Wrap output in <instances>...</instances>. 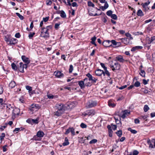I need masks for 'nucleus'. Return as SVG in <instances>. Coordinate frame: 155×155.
<instances>
[{
	"label": "nucleus",
	"instance_id": "nucleus-1",
	"mask_svg": "<svg viewBox=\"0 0 155 155\" xmlns=\"http://www.w3.org/2000/svg\"><path fill=\"white\" fill-rule=\"evenodd\" d=\"M52 28V26L51 25L47 26L46 28H42L40 36L43 37L45 38H48L49 37V35L48 31L50 29H51Z\"/></svg>",
	"mask_w": 155,
	"mask_h": 155
},
{
	"label": "nucleus",
	"instance_id": "nucleus-2",
	"mask_svg": "<svg viewBox=\"0 0 155 155\" xmlns=\"http://www.w3.org/2000/svg\"><path fill=\"white\" fill-rule=\"evenodd\" d=\"M97 104L96 101L89 100L87 102L86 107L87 108H90L96 106Z\"/></svg>",
	"mask_w": 155,
	"mask_h": 155
},
{
	"label": "nucleus",
	"instance_id": "nucleus-3",
	"mask_svg": "<svg viewBox=\"0 0 155 155\" xmlns=\"http://www.w3.org/2000/svg\"><path fill=\"white\" fill-rule=\"evenodd\" d=\"M95 113V111L94 109H90L87 110L83 115L84 117L86 116L87 115L88 116H93Z\"/></svg>",
	"mask_w": 155,
	"mask_h": 155
},
{
	"label": "nucleus",
	"instance_id": "nucleus-4",
	"mask_svg": "<svg viewBox=\"0 0 155 155\" xmlns=\"http://www.w3.org/2000/svg\"><path fill=\"white\" fill-rule=\"evenodd\" d=\"M39 108V106L38 104H34L31 105L29 109L30 110L33 111H37Z\"/></svg>",
	"mask_w": 155,
	"mask_h": 155
},
{
	"label": "nucleus",
	"instance_id": "nucleus-5",
	"mask_svg": "<svg viewBox=\"0 0 155 155\" xmlns=\"http://www.w3.org/2000/svg\"><path fill=\"white\" fill-rule=\"evenodd\" d=\"M110 68L113 71L115 70H119L120 68V65L117 62H115L114 63V65H111Z\"/></svg>",
	"mask_w": 155,
	"mask_h": 155
},
{
	"label": "nucleus",
	"instance_id": "nucleus-6",
	"mask_svg": "<svg viewBox=\"0 0 155 155\" xmlns=\"http://www.w3.org/2000/svg\"><path fill=\"white\" fill-rule=\"evenodd\" d=\"M86 76L89 79L88 80L89 81H91L93 83L96 82L97 79L93 77L90 74L88 73L86 75Z\"/></svg>",
	"mask_w": 155,
	"mask_h": 155
},
{
	"label": "nucleus",
	"instance_id": "nucleus-7",
	"mask_svg": "<svg viewBox=\"0 0 155 155\" xmlns=\"http://www.w3.org/2000/svg\"><path fill=\"white\" fill-rule=\"evenodd\" d=\"M103 45L105 47H108L112 46V44L111 41L109 40H107L104 41L102 43Z\"/></svg>",
	"mask_w": 155,
	"mask_h": 155
},
{
	"label": "nucleus",
	"instance_id": "nucleus-8",
	"mask_svg": "<svg viewBox=\"0 0 155 155\" xmlns=\"http://www.w3.org/2000/svg\"><path fill=\"white\" fill-rule=\"evenodd\" d=\"M20 112V110L19 108H15V109L13 108L12 111V116H15L16 115H18Z\"/></svg>",
	"mask_w": 155,
	"mask_h": 155
},
{
	"label": "nucleus",
	"instance_id": "nucleus-9",
	"mask_svg": "<svg viewBox=\"0 0 155 155\" xmlns=\"http://www.w3.org/2000/svg\"><path fill=\"white\" fill-rule=\"evenodd\" d=\"M56 107L59 111L64 110L65 109V107L62 104H57Z\"/></svg>",
	"mask_w": 155,
	"mask_h": 155
},
{
	"label": "nucleus",
	"instance_id": "nucleus-10",
	"mask_svg": "<svg viewBox=\"0 0 155 155\" xmlns=\"http://www.w3.org/2000/svg\"><path fill=\"white\" fill-rule=\"evenodd\" d=\"M23 61L25 63L29 64L30 62V60L25 55H22L21 57Z\"/></svg>",
	"mask_w": 155,
	"mask_h": 155
},
{
	"label": "nucleus",
	"instance_id": "nucleus-11",
	"mask_svg": "<svg viewBox=\"0 0 155 155\" xmlns=\"http://www.w3.org/2000/svg\"><path fill=\"white\" fill-rule=\"evenodd\" d=\"M18 40L15 38H11L8 44V45H15L18 43Z\"/></svg>",
	"mask_w": 155,
	"mask_h": 155
},
{
	"label": "nucleus",
	"instance_id": "nucleus-12",
	"mask_svg": "<svg viewBox=\"0 0 155 155\" xmlns=\"http://www.w3.org/2000/svg\"><path fill=\"white\" fill-rule=\"evenodd\" d=\"M54 74L57 77L59 78L63 77L64 76V75L63 73H61V72L58 71H55L54 72Z\"/></svg>",
	"mask_w": 155,
	"mask_h": 155
},
{
	"label": "nucleus",
	"instance_id": "nucleus-13",
	"mask_svg": "<svg viewBox=\"0 0 155 155\" xmlns=\"http://www.w3.org/2000/svg\"><path fill=\"white\" fill-rule=\"evenodd\" d=\"M121 40V42L125 45H128L130 43V40L127 38H122L119 39Z\"/></svg>",
	"mask_w": 155,
	"mask_h": 155
},
{
	"label": "nucleus",
	"instance_id": "nucleus-14",
	"mask_svg": "<svg viewBox=\"0 0 155 155\" xmlns=\"http://www.w3.org/2000/svg\"><path fill=\"white\" fill-rule=\"evenodd\" d=\"M104 73V71L100 69H98L95 71V74L97 76H101Z\"/></svg>",
	"mask_w": 155,
	"mask_h": 155
},
{
	"label": "nucleus",
	"instance_id": "nucleus-15",
	"mask_svg": "<svg viewBox=\"0 0 155 155\" xmlns=\"http://www.w3.org/2000/svg\"><path fill=\"white\" fill-rule=\"evenodd\" d=\"M116 58L117 60L121 63H123L125 61V60L123 58V57L120 55L117 56Z\"/></svg>",
	"mask_w": 155,
	"mask_h": 155
},
{
	"label": "nucleus",
	"instance_id": "nucleus-16",
	"mask_svg": "<svg viewBox=\"0 0 155 155\" xmlns=\"http://www.w3.org/2000/svg\"><path fill=\"white\" fill-rule=\"evenodd\" d=\"M150 44H151V43L150 38L148 37H147L146 39V44H145V46L148 48V49H149L150 45L148 46V45H150Z\"/></svg>",
	"mask_w": 155,
	"mask_h": 155
},
{
	"label": "nucleus",
	"instance_id": "nucleus-17",
	"mask_svg": "<svg viewBox=\"0 0 155 155\" xmlns=\"http://www.w3.org/2000/svg\"><path fill=\"white\" fill-rule=\"evenodd\" d=\"M143 47L141 46H137L133 47L131 50L132 51H134L136 50L141 49L143 48Z\"/></svg>",
	"mask_w": 155,
	"mask_h": 155
},
{
	"label": "nucleus",
	"instance_id": "nucleus-18",
	"mask_svg": "<svg viewBox=\"0 0 155 155\" xmlns=\"http://www.w3.org/2000/svg\"><path fill=\"white\" fill-rule=\"evenodd\" d=\"M4 105H5L4 106V107H5V105H6L7 109L8 110V112L9 113L10 112V111H12V110H13L14 108L11 106V104L6 105V104H4Z\"/></svg>",
	"mask_w": 155,
	"mask_h": 155
},
{
	"label": "nucleus",
	"instance_id": "nucleus-19",
	"mask_svg": "<svg viewBox=\"0 0 155 155\" xmlns=\"http://www.w3.org/2000/svg\"><path fill=\"white\" fill-rule=\"evenodd\" d=\"M83 81L85 86H91V84L87 78H84Z\"/></svg>",
	"mask_w": 155,
	"mask_h": 155
},
{
	"label": "nucleus",
	"instance_id": "nucleus-20",
	"mask_svg": "<svg viewBox=\"0 0 155 155\" xmlns=\"http://www.w3.org/2000/svg\"><path fill=\"white\" fill-rule=\"evenodd\" d=\"M78 85L80 87L81 89H83L85 87V84L84 81H78Z\"/></svg>",
	"mask_w": 155,
	"mask_h": 155
},
{
	"label": "nucleus",
	"instance_id": "nucleus-21",
	"mask_svg": "<svg viewBox=\"0 0 155 155\" xmlns=\"http://www.w3.org/2000/svg\"><path fill=\"white\" fill-rule=\"evenodd\" d=\"M130 113V112H128V110H125L124 111L123 114L121 116V117L123 119H124L126 117V115H127V114H129Z\"/></svg>",
	"mask_w": 155,
	"mask_h": 155
},
{
	"label": "nucleus",
	"instance_id": "nucleus-22",
	"mask_svg": "<svg viewBox=\"0 0 155 155\" xmlns=\"http://www.w3.org/2000/svg\"><path fill=\"white\" fill-rule=\"evenodd\" d=\"M36 135L39 137H42L44 136V133L43 131H39L37 132Z\"/></svg>",
	"mask_w": 155,
	"mask_h": 155
},
{
	"label": "nucleus",
	"instance_id": "nucleus-23",
	"mask_svg": "<svg viewBox=\"0 0 155 155\" xmlns=\"http://www.w3.org/2000/svg\"><path fill=\"white\" fill-rule=\"evenodd\" d=\"M104 3H105L104 6H102L101 7V9L103 11H104L105 9L107 8L109 6L107 2H105Z\"/></svg>",
	"mask_w": 155,
	"mask_h": 155
},
{
	"label": "nucleus",
	"instance_id": "nucleus-24",
	"mask_svg": "<svg viewBox=\"0 0 155 155\" xmlns=\"http://www.w3.org/2000/svg\"><path fill=\"white\" fill-rule=\"evenodd\" d=\"M69 144V143L68 141V140L67 137H65L64 139V141L62 145L64 146H65L68 145Z\"/></svg>",
	"mask_w": 155,
	"mask_h": 155
},
{
	"label": "nucleus",
	"instance_id": "nucleus-25",
	"mask_svg": "<svg viewBox=\"0 0 155 155\" xmlns=\"http://www.w3.org/2000/svg\"><path fill=\"white\" fill-rule=\"evenodd\" d=\"M15 85V82L14 81H12L9 84V87L11 88H13Z\"/></svg>",
	"mask_w": 155,
	"mask_h": 155
},
{
	"label": "nucleus",
	"instance_id": "nucleus-26",
	"mask_svg": "<svg viewBox=\"0 0 155 155\" xmlns=\"http://www.w3.org/2000/svg\"><path fill=\"white\" fill-rule=\"evenodd\" d=\"M20 67L18 68L19 71L23 73L24 72V68L22 65V63H20Z\"/></svg>",
	"mask_w": 155,
	"mask_h": 155
},
{
	"label": "nucleus",
	"instance_id": "nucleus-27",
	"mask_svg": "<svg viewBox=\"0 0 155 155\" xmlns=\"http://www.w3.org/2000/svg\"><path fill=\"white\" fill-rule=\"evenodd\" d=\"M137 15L139 16L142 17L143 16L144 14L141 9L138 10L137 13Z\"/></svg>",
	"mask_w": 155,
	"mask_h": 155
},
{
	"label": "nucleus",
	"instance_id": "nucleus-28",
	"mask_svg": "<svg viewBox=\"0 0 155 155\" xmlns=\"http://www.w3.org/2000/svg\"><path fill=\"white\" fill-rule=\"evenodd\" d=\"M60 16L62 18H66V15L64 11L62 10L60 11Z\"/></svg>",
	"mask_w": 155,
	"mask_h": 155
},
{
	"label": "nucleus",
	"instance_id": "nucleus-29",
	"mask_svg": "<svg viewBox=\"0 0 155 155\" xmlns=\"http://www.w3.org/2000/svg\"><path fill=\"white\" fill-rule=\"evenodd\" d=\"M12 67L14 71H16L18 69V67L14 63H13L11 64Z\"/></svg>",
	"mask_w": 155,
	"mask_h": 155
},
{
	"label": "nucleus",
	"instance_id": "nucleus-30",
	"mask_svg": "<svg viewBox=\"0 0 155 155\" xmlns=\"http://www.w3.org/2000/svg\"><path fill=\"white\" fill-rule=\"evenodd\" d=\"M104 73H103V75L104 76H105L106 74L108 77H110V73L107 70V69L104 70Z\"/></svg>",
	"mask_w": 155,
	"mask_h": 155
},
{
	"label": "nucleus",
	"instance_id": "nucleus-31",
	"mask_svg": "<svg viewBox=\"0 0 155 155\" xmlns=\"http://www.w3.org/2000/svg\"><path fill=\"white\" fill-rule=\"evenodd\" d=\"M140 75L142 77H144L146 73L145 71L142 69H140Z\"/></svg>",
	"mask_w": 155,
	"mask_h": 155
},
{
	"label": "nucleus",
	"instance_id": "nucleus-32",
	"mask_svg": "<svg viewBox=\"0 0 155 155\" xmlns=\"http://www.w3.org/2000/svg\"><path fill=\"white\" fill-rule=\"evenodd\" d=\"M127 130H128L130 131L133 134H136L137 132V131L136 130L132 129L130 127L128 128Z\"/></svg>",
	"mask_w": 155,
	"mask_h": 155
},
{
	"label": "nucleus",
	"instance_id": "nucleus-33",
	"mask_svg": "<svg viewBox=\"0 0 155 155\" xmlns=\"http://www.w3.org/2000/svg\"><path fill=\"white\" fill-rule=\"evenodd\" d=\"M150 39L151 43H155V36H152Z\"/></svg>",
	"mask_w": 155,
	"mask_h": 155
},
{
	"label": "nucleus",
	"instance_id": "nucleus-34",
	"mask_svg": "<svg viewBox=\"0 0 155 155\" xmlns=\"http://www.w3.org/2000/svg\"><path fill=\"white\" fill-rule=\"evenodd\" d=\"M134 85V86L136 87H139L140 86V83L139 81H137Z\"/></svg>",
	"mask_w": 155,
	"mask_h": 155
},
{
	"label": "nucleus",
	"instance_id": "nucleus-35",
	"mask_svg": "<svg viewBox=\"0 0 155 155\" xmlns=\"http://www.w3.org/2000/svg\"><path fill=\"white\" fill-rule=\"evenodd\" d=\"M125 35L127 37L129 38L130 40H132L133 39V37H132L131 35L129 33H127L125 34Z\"/></svg>",
	"mask_w": 155,
	"mask_h": 155
},
{
	"label": "nucleus",
	"instance_id": "nucleus-36",
	"mask_svg": "<svg viewBox=\"0 0 155 155\" xmlns=\"http://www.w3.org/2000/svg\"><path fill=\"white\" fill-rule=\"evenodd\" d=\"M150 2L148 1L144 3H142L141 5H142L143 7V8H145L146 6L149 5L150 4Z\"/></svg>",
	"mask_w": 155,
	"mask_h": 155
},
{
	"label": "nucleus",
	"instance_id": "nucleus-37",
	"mask_svg": "<svg viewBox=\"0 0 155 155\" xmlns=\"http://www.w3.org/2000/svg\"><path fill=\"white\" fill-rule=\"evenodd\" d=\"M11 38L8 36H5V40L6 42L8 44Z\"/></svg>",
	"mask_w": 155,
	"mask_h": 155
},
{
	"label": "nucleus",
	"instance_id": "nucleus-38",
	"mask_svg": "<svg viewBox=\"0 0 155 155\" xmlns=\"http://www.w3.org/2000/svg\"><path fill=\"white\" fill-rule=\"evenodd\" d=\"M88 5L89 7H94V5L93 3L91 1H89L87 2Z\"/></svg>",
	"mask_w": 155,
	"mask_h": 155
},
{
	"label": "nucleus",
	"instance_id": "nucleus-39",
	"mask_svg": "<svg viewBox=\"0 0 155 155\" xmlns=\"http://www.w3.org/2000/svg\"><path fill=\"white\" fill-rule=\"evenodd\" d=\"M39 119L38 118H36V119H32L31 121L32 123H34L35 124H38V123Z\"/></svg>",
	"mask_w": 155,
	"mask_h": 155
},
{
	"label": "nucleus",
	"instance_id": "nucleus-40",
	"mask_svg": "<svg viewBox=\"0 0 155 155\" xmlns=\"http://www.w3.org/2000/svg\"><path fill=\"white\" fill-rule=\"evenodd\" d=\"M116 134L118 137H120L122 135V130H118L116 132Z\"/></svg>",
	"mask_w": 155,
	"mask_h": 155
},
{
	"label": "nucleus",
	"instance_id": "nucleus-41",
	"mask_svg": "<svg viewBox=\"0 0 155 155\" xmlns=\"http://www.w3.org/2000/svg\"><path fill=\"white\" fill-rule=\"evenodd\" d=\"M16 14L18 17L20 19L22 20L24 19V18L23 16L21 15L19 13L16 12Z\"/></svg>",
	"mask_w": 155,
	"mask_h": 155
},
{
	"label": "nucleus",
	"instance_id": "nucleus-42",
	"mask_svg": "<svg viewBox=\"0 0 155 155\" xmlns=\"http://www.w3.org/2000/svg\"><path fill=\"white\" fill-rule=\"evenodd\" d=\"M147 143L149 145L150 147L152 148H153V145L152 144L150 141V139L147 140Z\"/></svg>",
	"mask_w": 155,
	"mask_h": 155
},
{
	"label": "nucleus",
	"instance_id": "nucleus-43",
	"mask_svg": "<svg viewBox=\"0 0 155 155\" xmlns=\"http://www.w3.org/2000/svg\"><path fill=\"white\" fill-rule=\"evenodd\" d=\"M113 12L111 10H109L106 12V14L108 16H111L112 15Z\"/></svg>",
	"mask_w": 155,
	"mask_h": 155
},
{
	"label": "nucleus",
	"instance_id": "nucleus-44",
	"mask_svg": "<svg viewBox=\"0 0 155 155\" xmlns=\"http://www.w3.org/2000/svg\"><path fill=\"white\" fill-rule=\"evenodd\" d=\"M149 109V108L147 105H145L144 106L143 109L145 112L147 111Z\"/></svg>",
	"mask_w": 155,
	"mask_h": 155
},
{
	"label": "nucleus",
	"instance_id": "nucleus-45",
	"mask_svg": "<svg viewBox=\"0 0 155 155\" xmlns=\"http://www.w3.org/2000/svg\"><path fill=\"white\" fill-rule=\"evenodd\" d=\"M71 134L73 136H74L75 135V133L74 131V130L73 127H71Z\"/></svg>",
	"mask_w": 155,
	"mask_h": 155
},
{
	"label": "nucleus",
	"instance_id": "nucleus-46",
	"mask_svg": "<svg viewBox=\"0 0 155 155\" xmlns=\"http://www.w3.org/2000/svg\"><path fill=\"white\" fill-rule=\"evenodd\" d=\"M62 113L60 111H57L54 114L55 115L57 116H59L61 115V114Z\"/></svg>",
	"mask_w": 155,
	"mask_h": 155
},
{
	"label": "nucleus",
	"instance_id": "nucleus-47",
	"mask_svg": "<svg viewBox=\"0 0 155 155\" xmlns=\"http://www.w3.org/2000/svg\"><path fill=\"white\" fill-rule=\"evenodd\" d=\"M110 17L112 19H113L114 20H117V15L114 14H112L111 15Z\"/></svg>",
	"mask_w": 155,
	"mask_h": 155
},
{
	"label": "nucleus",
	"instance_id": "nucleus-48",
	"mask_svg": "<svg viewBox=\"0 0 155 155\" xmlns=\"http://www.w3.org/2000/svg\"><path fill=\"white\" fill-rule=\"evenodd\" d=\"M147 115H141L139 117V118L140 119H143L144 120L146 118H147Z\"/></svg>",
	"mask_w": 155,
	"mask_h": 155
},
{
	"label": "nucleus",
	"instance_id": "nucleus-49",
	"mask_svg": "<svg viewBox=\"0 0 155 155\" xmlns=\"http://www.w3.org/2000/svg\"><path fill=\"white\" fill-rule=\"evenodd\" d=\"M52 3V2L51 0H47L46 1V5H51Z\"/></svg>",
	"mask_w": 155,
	"mask_h": 155
},
{
	"label": "nucleus",
	"instance_id": "nucleus-50",
	"mask_svg": "<svg viewBox=\"0 0 155 155\" xmlns=\"http://www.w3.org/2000/svg\"><path fill=\"white\" fill-rule=\"evenodd\" d=\"M73 70V67L72 65H70L69 66V73H71Z\"/></svg>",
	"mask_w": 155,
	"mask_h": 155
},
{
	"label": "nucleus",
	"instance_id": "nucleus-51",
	"mask_svg": "<svg viewBox=\"0 0 155 155\" xmlns=\"http://www.w3.org/2000/svg\"><path fill=\"white\" fill-rule=\"evenodd\" d=\"M97 142V140L96 139H94L91 140L90 142V144H93L96 143Z\"/></svg>",
	"mask_w": 155,
	"mask_h": 155
},
{
	"label": "nucleus",
	"instance_id": "nucleus-52",
	"mask_svg": "<svg viewBox=\"0 0 155 155\" xmlns=\"http://www.w3.org/2000/svg\"><path fill=\"white\" fill-rule=\"evenodd\" d=\"M111 43L112 44V45L113 44L114 45H117V42H116L115 40H112L110 41Z\"/></svg>",
	"mask_w": 155,
	"mask_h": 155
},
{
	"label": "nucleus",
	"instance_id": "nucleus-53",
	"mask_svg": "<svg viewBox=\"0 0 155 155\" xmlns=\"http://www.w3.org/2000/svg\"><path fill=\"white\" fill-rule=\"evenodd\" d=\"M139 153V152L137 150H134L132 153H131L132 155H137Z\"/></svg>",
	"mask_w": 155,
	"mask_h": 155
},
{
	"label": "nucleus",
	"instance_id": "nucleus-54",
	"mask_svg": "<svg viewBox=\"0 0 155 155\" xmlns=\"http://www.w3.org/2000/svg\"><path fill=\"white\" fill-rule=\"evenodd\" d=\"M47 96L48 97V98L49 99H52L54 97V96L53 95L49 94H47Z\"/></svg>",
	"mask_w": 155,
	"mask_h": 155
},
{
	"label": "nucleus",
	"instance_id": "nucleus-55",
	"mask_svg": "<svg viewBox=\"0 0 155 155\" xmlns=\"http://www.w3.org/2000/svg\"><path fill=\"white\" fill-rule=\"evenodd\" d=\"M80 126L83 128H86L87 127V125L83 123H82L81 124Z\"/></svg>",
	"mask_w": 155,
	"mask_h": 155
},
{
	"label": "nucleus",
	"instance_id": "nucleus-56",
	"mask_svg": "<svg viewBox=\"0 0 155 155\" xmlns=\"http://www.w3.org/2000/svg\"><path fill=\"white\" fill-rule=\"evenodd\" d=\"M111 126H112V129L114 130H115L117 128V126L116 125H113L112 124H111Z\"/></svg>",
	"mask_w": 155,
	"mask_h": 155
},
{
	"label": "nucleus",
	"instance_id": "nucleus-57",
	"mask_svg": "<svg viewBox=\"0 0 155 155\" xmlns=\"http://www.w3.org/2000/svg\"><path fill=\"white\" fill-rule=\"evenodd\" d=\"M26 88L27 90L29 91H31L32 90V87L29 86H27L26 87Z\"/></svg>",
	"mask_w": 155,
	"mask_h": 155
},
{
	"label": "nucleus",
	"instance_id": "nucleus-58",
	"mask_svg": "<svg viewBox=\"0 0 155 155\" xmlns=\"http://www.w3.org/2000/svg\"><path fill=\"white\" fill-rule=\"evenodd\" d=\"M108 105L110 107H113L115 106L116 105L114 103H112L110 102H109Z\"/></svg>",
	"mask_w": 155,
	"mask_h": 155
},
{
	"label": "nucleus",
	"instance_id": "nucleus-59",
	"mask_svg": "<svg viewBox=\"0 0 155 155\" xmlns=\"http://www.w3.org/2000/svg\"><path fill=\"white\" fill-rule=\"evenodd\" d=\"M5 133H2V134L1 136L0 137L1 141L4 139V138L5 137Z\"/></svg>",
	"mask_w": 155,
	"mask_h": 155
},
{
	"label": "nucleus",
	"instance_id": "nucleus-60",
	"mask_svg": "<svg viewBox=\"0 0 155 155\" xmlns=\"http://www.w3.org/2000/svg\"><path fill=\"white\" fill-rule=\"evenodd\" d=\"M100 64L101 67L103 68L104 70L107 69V68L105 66L104 63H101Z\"/></svg>",
	"mask_w": 155,
	"mask_h": 155
},
{
	"label": "nucleus",
	"instance_id": "nucleus-61",
	"mask_svg": "<svg viewBox=\"0 0 155 155\" xmlns=\"http://www.w3.org/2000/svg\"><path fill=\"white\" fill-rule=\"evenodd\" d=\"M35 33L34 32H33V33H30L28 35L29 38H31L33 36L35 35Z\"/></svg>",
	"mask_w": 155,
	"mask_h": 155
},
{
	"label": "nucleus",
	"instance_id": "nucleus-62",
	"mask_svg": "<svg viewBox=\"0 0 155 155\" xmlns=\"http://www.w3.org/2000/svg\"><path fill=\"white\" fill-rule=\"evenodd\" d=\"M3 92V89L2 86L0 85V94H2Z\"/></svg>",
	"mask_w": 155,
	"mask_h": 155
},
{
	"label": "nucleus",
	"instance_id": "nucleus-63",
	"mask_svg": "<svg viewBox=\"0 0 155 155\" xmlns=\"http://www.w3.org/2000/svg\"><path fill=\"white\" fill-rule=\"evenodd\" d=\"M149 81V80L148 79L146 80L145 79H143V83L144 85H146L147 84L148 81Z\"/></svg>",
	"mask_w": 155,
	"mask_h": 155
},
{
	"label": "nucleus",
	"instance_id": "nucleus-64",
	"mask_svg": "<svg viewBox=\"0 0 155 155\" xmlns=\"http://www.w3.org/2000/svg\"><path fill=\"white\" fill-rule=\"evenodd\" d=\"M108 131L109 133V136L110 137H111L112 136V133L113 132L112 130H110Z\"/></svg>",
	"mask_w": 155,
	"mask_h": 155
}]
</instances>
